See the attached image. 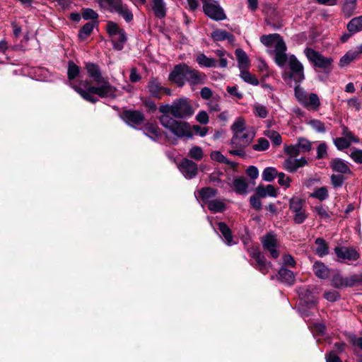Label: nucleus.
Returning a JSON list of instances; mask_svg holds the SVG:
<instances>
[{
    "mask_svg": "<svg viewBox=\"0 0 362 362\" xmlns=\"http://www.w3.org/2000/svg\"><path fill=\"white\" fill-rule=\"evenodd\" d=\"M306 124L317 133L323 134L327 132V127L325 123L320 119H310L306 120Z\"/></svg>",
    "mask_w": 362,
    "mask_h": 362,
    "instance_id": "obj_37",
    "label": "nucleus"
},
{
    "mask_svg": "<svg viewBox=\"0 0 362 362\" xmlns=\"http://www.w3.org/2000/svg\"><path fill=\"white\" fill-rule=\"evenodd\" d=\"M211 37L215 41H223L226 40L230 42H233L235 39L231 33L220 29L214 30L211 33Z\"/></svg>",
    "mask_w": 362,
    "mask_h": 362,
    "instance_id": "obj_32",
    "label": "nucleus"
},
{
    "mask_svg": "<svg viewBox=\"0 0 362 362\" xmlns=\"http://www.w3.org/2000/svg\"><path fill=\"white\" fill-rule=\"evenodd\" d=\"M297 146L303 151H310L312 147V143L305 138L300 137L298 139Z\"/></svg>",
    "mask_w": 362,
    "mask_h": 362,
    "instance_id": "obj_53",
    "label": "nucleus"
},
{
    "mask_svg": "<svg viewBox=\"0 0 362 362\" xmlns=\"http://www.w3.org/2000/svg\"><path fill=\"white\" fill-rule=\"evenodd\" d=\"M356 7V0H345L343 6V11L347 16H350L354 13Z\"/></svg>",
    "mask_w": 362,
    "mask_h": 362,
    "instance_id": "obj_45",
    "label": "nucleus"
},
{
    "mask_svg": "<svg viewBox=\"0 0 362 362\" xmlns=\"http://www.w3.org/2000/svg\"><path fill=\"white\" fill-rule=\"evenodd\" d=\"M342 137L348 139L352 143H358L359 139L344 125L341 126Z\"/></svg>",
    "mask_w": 362,
    "mask_h": 362,
    "instance_id": "obj_54",
    "label": "nucleus"
},
{
    "mask_svg": "<svg viewBox=\"0 0 362 362\" xmlns=\"http://www.w3.org/2000/svg\"><path fill=\"white\" fill-rule=\"evenodd\" d=\"M357 52L354 51H349L346 52L341 59L339 61V65L340 66H345L348 65L349 63L353 62L354 59H356L358 57Z\"/></svg>",
    "mask_w": 362,
    "mask_h": 362,
    "instance_id": "obj_42",
    "label": "nucleus"
},
{
    "mask_svg": "<svg viewBox=\"0 0 362 362\" xmlns=\"http://www.w3.org/2000/svg\"><path fill=\"white\" fill-rule=\"evenodd\" d=\"M127 40V35L124 30H122L117 35L111 39L113 47L117 50H122Z\"/></svg>",
    "mask_w": 362,
    "mask_h": 362,
    "instance_id": "obj_30",
    "label": "nucleus"
},
{
    "mask_svg": "<svg viewBox=\"0 0 362 362\" xmlns=\"http://www.w3.org/2000/svg\"><path fill=\"white\" fill-rule=\"evenodd\" d=\"M101 8H108L111 12L117 13L127 22L133 20V13L122 0H97Z\"/></svg>",
    "mask_w": 362,
    "mask_h": 362,
    "instance_id": "obj_6",
    "label": "nucleus"
},
{
    "mask_svg": "<svg viewBox=\"0 0 362 362\" xmlns=\"http://www.w3.org/2000/svg\"><path fill=\"white\" fill-rule=\"evenodd\" d=\"M188 66L182 63L175 66L173 71L169 75V80L177 86L182 87L187 82Z\"/></svg>",
    "mask_w": 362,
    "mask_h": 362,
    "instance_id": "obj_12",
    "label": "nucleus"
},
{
    "mask_svg": "<svg viewBox=\"0 0 362 362\" xmlns=\"http://www.w3.org/2000/svg\"><path fill=\"white\" fill-rule=\"evenodd\" d=\"M86 69L90 78L96 86H93L88 81H81L78 85H73L74 89L84 100L95 103L100 98H114L117 96V88L112 86L107 78L103 76L99 66L93 63H87Z\"/></svg>",
    "mask_w": 362,
    "mask_h": 362,
    "instance_id": "obj_1",
    "label": "nucleus"
},
{
    "mask_svg": "<svg viewBox=\"0 0 362 362\" xmlns=\"http://www.w3.org/2000/svg\"><path fill=\"white\" fill-rule=\"evenodd\" d=\"M313 272L320 279H327L329 275V269L322 262H317L313 264Z\"/></svg>",
    "mask_w": 362,
    "mask_h": 362,
    "instance_id": "obj_33",
    "label": "nucleus"
},
{
    "mask_svg": "<svg viewBox=\"0 0 362 362\" xmlns=\"http://www.w3.org/2000/svg\"><path fill=\"white\" fill-rule=\"evenodd\" d=\"M255 191L257 195L260 197H276L277 196L276 189L272 185L267 186L259 185Z\"/></svg>",
    "mask_w": 362,
    "mask_h": 362,
    "instance_id": "obj_27",
    "label": "nucleus"
},
{
    "mask_svg": "<svg viewBox=\"0 0 362 362\" xmlns=\"http://www.w3.org/2000/svg\"><path fill=\"white\" fill-rule=\"evenodd\" d=\"M315 244L317 245L315 252L319 257H322L329 253V247L324 239L320 238H317L315 240Z\"/></svg>",
    "mask_w": 362,
    "mask_h": 362,
    "instance_id": "obj_38",
    "label": "nucleus"
},
{
    "mask_svg": "<svg viewBox=\"0 0 362 362\" xmlns=\"http://www.w3.org/2000/svg\"><path fill=\"white\" fill-rule=\"evenodd\" d=\"M313 211L319 216L321 218L328 219L329 218V215L327 211V209L322 205H318L314 207Z\"/></svg>",
    "mask_w": 362,
    "mask_h": 362,
    "instance_id": "obj_56",
    "label": "nucleus"
},
{
    "mask_svg": "<svg viewBox=\"0 0 362 362\" xmlns=\"http://www.w3.org/2000/svg\"><path fill=\"white\" fill-rule=\"evenodd\" d=\"M269 146V141L266 139L259 138L257 143L252 146V149L257 151H262L267 150Z\"/></svg>",
    "mask_w": 362,
    "mask_h": 362,
    "instance_id": "obj_52",
    "label": "nucleus"
},
{
    "mask_svg": "<svg viewBox=\"0 0 362 362\" xmlns=\"http://www.w3.org/2000/svg\"><path fill=\"white\" fill-rule=\"evenodd\" d=\"M301 303L311 308L314 307L317 300L315 296V288L310 286L299 287L297 290Z\"/></svg>",
    "mask_w": 362,
    "mask_h": 362,
    "instance_id": "obj_13",
    "label": "nucleus"
},
{
    "mask_svg": "<svg viewBox=\"0 0 362 362\" xmlns=\"http://www.w3.org/2000/svg\"><path fill=\"white\" fill-rule=\"evenodd\" d=\"M305 54L309 62L313 64L315 66L324 70L330 69L333 62L332 57H324L322 54L311 48L305 49Z\"/></svg>",
    "mask_w": 362,
    "mask_h": 362,
    "instance_id": "obj_9",
    "label": "nucleus"
},
{
    "mask_svg": "<svg viewBox=\"0 0 362 362\" xmlns=\"http://www.w3.org/2000/svg\"><path fill=\"white\" fill-rule=\"evenodd\" d=\"M147 88L151 96L156 98H161L164 87L161 86L158 78H151L148 81Z\"/></svg>",
    "mask_w": 362,
    "mask_h": 362,
    "instance_id": "obj_20",
    "label": "nucleus"
},
{
    "mask_svg": "<svg viewBox=\"0 0 362 362\" xmlns=\"http://www.w3.org/2000/svg\"><path fill=\"white\" fill-rule=\"evenodd\" d=\"M80 73V68L76 64H75L74 62H69L68 65V78H69V85L72 88V86L71 85V83H72L73 85H78V83H76L74 81V79H75Z\"/></svg>",
    "mask_w": 362,
    "mask_h": 362,
    "instance_id": "obj_34",
    "label": "nucleus"
},
{
    "mask_svg": "<svg viewBox=\"0 0 362 362\" xmlns=\"http://www.w3.org/2000/svg\"><path fill=\"white\" fill-rule=\"evenodd\" d=\"M206 75L188 66L187 82L190 85L202 84L204 83Z\"/></svg>",
    "mask_w": 362,
    "mask_h": 362,
    "instance_id": "obj_19",
    "label": "nucleus"
},
{
    "mask_svg": "<svg viewBox=\"0 0 362 362\" xmlns=\"http://www.w3.org/2000/svg\"><path fill=\"white\" fill-rule=\"evenodd\" d=\"M161 125L165 129L166 139L173 144H177L180 139H192L193 134L190 125L182 121L176 120L175 118L165 114L160 115L159 118Z\"/></svg>",
    "mask_w": 362,
    "mask_h": 362,
    "instance_id": "obj_4",
    "label": "nucleus"
},
{
    "mask_svg": "<svg viewBox=\"0 0 362 362\" xmlns=\"http://www.w3.org/2000/svg\"><path fill=\"white\" fill-rule=\"evenodd\" d=\"M196 120L202 124H208L209 122V119L207 112L204 110L199 112L198 114L196 115Z\"/></svg>",
    "mask_w": 362,
    "mask_h": 362,
    "instance_id": "obj_62",
    "label": "nucleus"
},
{
    "mask_svg": "<svg viewBox=\"0 0 362 362\" xmlns=\"http://www.w3.org/2000/svg\"><path fill=\"white\" fill-rule=\"evenodd\" d=\"M264 134L269 138L275 146H279L282 142L281 135L276 131L267 129L264 132Z\"/></svg>",
    "mask_w": 362,
    "mask_h": 362,
    "instance_id": "obj_44",
    "label": "nucleus"
},
{
    "mask_svg": "<svg viewBox=\"0 0 362 362\" xmlns=\"http://www.w3.org/2000/svg\"><path fill=\"white\" fill-rule=\"evenodd\" d=\"M332 169L341 174H351V171L347 163L341 158H334L330 162Z\"/></svg>",
    "mask_w": 362,
    "mask_h": 362,
    "instance_id": "obj_22",
    "label": "nucleus"
},
{
    "mask_svg": "<svg viewBox=\"0 0 362 362\" xmlns=\"http://www.w3.org/2000/svg\"><path fill=\"white\" fill-rule=\"evenodd\" d=\"M159 111L163 115H172L175 118L187 119L194 113V109L188 98H180L174 100L171 105H162Z\"/></svg>",
    "mask_w": 362,
    "mask_h": 362,
    "instance_id": "obj_5",
    "label": "nucleus"
},
{
    "mask_svg": "<svg viewBox=\"0 0 362 362\" xmlns=\"http://www.w3.org/2000/svg\"><path fill=\"white\" fill-rule=\"evenodd\" d=\"M122 119L129 126L136 128L144 122V116L138 110H125L122 113Z\"/></svg>",
    "mask_w": 362,
    "mask_h": 362,
    "instance_id": "obj_16",
    "label": "nucleus"
},
{
    "mask_svg": "<svg viewBox=\"0 0 362 362\" xmlns=\"http://www.w3.org/2000/svg\"><path fill=\"white\" fill-rule=\"evenodd\" d=\"M261 243L264 250L269 252L271 257L274 259L279 257L278 241L275 235L273 233L267 234L262 238Z\"/></svg>",
    "mask_w": 362,
    "mask_h": 362,
    "instance_id": "obj_15",
    "label": "nucleus"
},
{
    "mask_svg": "<svg viewBox=\"0 0 362 362\" xmlns=\"http://www.w3.org/2000/svg\"><path fill=\"white\" fill-rule=\"evenodd\" d=\"M209 209L213 213H221L226 209L225 203L219 199H212L209 201Z\"/></svg>",
    "mask_w": 362,
    "mask_h": 362,
    "instance_id": "obj_36",
    "label": "nucleus"
},
{
    "mask_svg": "<svg viewBox=\"0 0 362 362\" xmlns=\"http://www.w3.org/2000/svg\"><path fill=\"white\" fill-rule=\"evenodd\" d=\"M334 253L340 262L356 261L360 257L359 252L353 247L337 246Z\"/></svg>",
    "mask_w": 362,
    "mask_h": 362,
    "instance_id": "obj_14",
    "label": "nucleus"
},
{
    "mask_svg": "<svg viewBox=\"0 0 362 362\" xmlns=\"http://www.w3.org/2000/svg\"><path fill=\"white\" fill-rule=\"evenodd\" d=\"M310 197L317 199L320 201H324L328 198L329 193L325 187H322L320 188L316 189L313 193L310 194Z\"/></svg>",
    "mask_w": 362,
    "mask_h": 362,
    "instance_id": "obj_43",
    "label": "nucleus"
},
{
    "mask_svg": "<svg viewBox=\"0 0 362 362\" xmlns=\"http://www.w3.org/2000/svg\"><path fill=\"white\" fill-rule=\"evenodd\" d=\"M295 96L297 100L309 110L317 111L320 106L318 95L314 93H308L299 86L295 87Z\"/></svg>",
    "mask_w": 362,
    "mask_h": 362,
    "instance_id": "obj_7",
    "label": "nucleus"
},
{
    "mask_svg": "<svg viewBox=\"0 0 362 362\" xmlns=\"http://www.w3.org/2000/svg\"><path fill=\"white\" fill-rule=\"evenodd\" d=\"M95 26V23L93 22H88L86 23L79 30L78 37L81 40L86 39L91 34Z\"/></svg>",
    "mask_w": 362,
    "mask_h": 362,
    "instance_id": "obj_40",
    "label": "nucleus"
},
{
    "mask_svg": "<svg viewBox=\"0 0 362 362\" xmlns=\"http://www.w3.org/2000/svg\"><path fill=\"white\" fill-rule=\"evenodd\" d=\"M233 187L239 194H246L248 192V185L243 177H237L233 180Z\"/></svg>",
    "mask_w": 362,
    "mask_h": 362,
    "instance_id": "obj_29",
    "label": "nucleus"
},
{
    "mask_svg": "<svg viewBox=\"0 0 362 362\" xmlns=\"http://www.w3.org/2000/svg\"><path fill=\"white\" fill-rule=\"evenodd\" d=\"M324 298L328 301L334 302L339 298V294L334 290H330L325 292Z\"/></svg>",
    "mask_w": 362,
    "mask_h": 362,
    "instance_id": "obj_63",
    "label": "nucleus"
},
{
    "mask_svg": "<svg viewBox=\"0 0 362 362\" xmlns=\"http://www.w3.org/2000/svg\"><path fill=\"white\" fill-rule=\"evenodd\" d=\"M278 173L276 168L272 167H268L266 168L262 174V180L267 182H272L273 181L275 177H278Z\"/></svg>",
    "mask_w": 362,
    "mask_h": 362,
    "instance_id": "obj_41",
    "label": "nucleus"
},
{
    "mask_svg": "<svg viewBox=\"0 0 362 362\" xmlns=\"http://www.w3.org/2000/svg\"><path fill=\"white\" fill-rule=\"evenodd\" d=\"M347 30L351 34L362 30V16L352 18L347 24Z\"/></svg>",
    "mask_w": 362,
    "mask_h": 362,
    "instance_id": "obj_35",
    "label": "nucleus"
},
{
    "mask_svg": "<svg viewBox=\"0 0 362 362\" xmlns=\"http://www.w3.org/2000/svg\"><path fill=\"white\" fill-rule=\"evenodd\" d=\"M344 181V178L341 175H332L331 176V182L334 187H341Z\"/></svg>",
    "mask_w": 362,
    "mask_h": 362,
    "instance_id": "obj_64",
    "label": "nucleus"
},
{
    "mask_svg": "<svg viewBox=\"0 0 362 362\" xmlns=\"http://www.w3.org/2000/svg\"><path fill=\"white\" fill-rule=\"evenodd\" d=\"M210 157L213 160L217 161L220 163H225L228 165L232 164V163L218 151H212Z\"/></svg>",
    "mask_w": 362,
    "mask_h": 362,
    "instance_id": "obj_49",
    "label": "nucleus"
},
{
    "mask_svg": "<svg viewBox=\"0 0 362 362\" xmlns=\"http://www.w3.org/2000/svg\"><path fill=\"white\" fill-rule=\"evenodd\" d=\"M285 153L288 154L290 157L295 158L300 153V149L297 144L286 146L284 148Z\"/></svg>",
    "mask_w": 362,
    "mask_h": 362,
    "instance_id": "obj_57",
    "label": "nucleus"
},
{
    "mask_svg": "<svg viewBox=\"0 0 362 362\" xmlns=\"http://www.w3.org/2000/svg\"><path fill=\"white\" fill-rule=\"evenodd\" d=\"M182 174L187 179L194 178L197 173V165L191 160L184 158L178 165Z\"/></svg>",
    "mask_w": 362,
    "mask_h": 362,
    "instance_id": "obj_17",
    "label": "nucleus"
},
{
    "mask_svg": "<svg viewBox=\"0 0 362 362\" xmlns=\"http://www.w3.org/2000/svg\"><path fill=\"white\" fill-rule=\"evenodd\" d=\"M189 156L196 160H200L204 156V152L202 148L194 146L189 151Z\"/></svg>",
    "mask_w": 362,
    "mask_h": 362,
    "instance_id": "obj_50",
    "label": "nucleus"
},
{
    "mask_svg": "<svg viewBox=\"0 0 362 362\" xmlns=\"http://www.w3.org/2000/svg\"><path fill=\"white\" fill-rule=\"evenodd\" d=\"M235 54L238 60V66L240 70L247 69L250 66V60L246 52L240 48L236 49Z\"/></svg>",
    "mask_w": 362,
    "mask_h": 362,
    "instance_id": "obj_25",
    "label": "nucleus"
},
{
    "mask_svg": "<svg viewBox=\"0 0 362 362\" xmlns=\"http://www.w3.org/2000/svg\"><path fill=\"white\" fill-rule=\"evenodd\" d=\"M261 42L267 47H274V62L281 68L286 64L289 68V73H285L284 78L285 81L293 80L296 83H300L304 80L303 66L291 54L288 55L286 46L283 38L277 33L262 35L260 37Z\"/></svg>",
    "mask_w": 362,
    "mask_h": 362,
    "instance_id": "obj_2",
    "label": "nucleus"
},
{
    "mask_svg": "<svg viewBox=\"0 0 362 362\" xmlns=\"http://www.w3.org/2000/svg\"><path fill=\"white\" fill-rule=\"evenodd\" d=\"M327 146L325 142L320 143L317 148V158L318 159L323 158L327 156Z\"/></svg>",
    "mask_w": 362,
    "mask_h": 362,
    "instance_id": "obj_61",
    "label": "nucleus"
},
{
    "mask_svg": "<svg viewBox=\"0 0 362 362\" xmlns=\"http://www.w3.org/2000/svg\"><path fill=\"white\" fill-rule=\"evenodd\" d=\"M218 229L221 235L223 237L224 242L227 245L231 246L235 244V243L233 241L232 232L225 223H218Z\"/></svg>",
    "mask_w": 362,
    "mask_h": 362,
    "instance_id": "obj_23",
    "label": "nucleus"
},
{
    "mask_svg": "<svg viewBox=\"0 0 362 362\" xmlns=\"http://www.w3.org/2000/svg\"><path fill=\"white\" fill-rule=\"evenodd\" d=\"M278 182L281 186L288 188L290 187L291 179L286 176L284 173H279L278 174Z\"/></svg>",
    "mask_w": 362,
    "mask_h": 362,
    "instance_id": "obj_58",
    "label": "nucleus"
},
{
    "mask_svg": "<svg viewBox=\"0 0 362 362\" xmlns=\"http://www.w3.org/2000/svg\"><path fill=\"white\" fill-rule=\"evenodd\" d=\"M82 17L85 20H95L98 17V14L91 8H86L82 12Z\"/></svg>",
    "mask_w": 362,
    "mask_h": 362,
    "instance_id": "obj_60",
    "label": "nucleus"
},
{
    "mask_svg": "<svg viewBox=\"0 0 362 362\" xmlns=\"http://www.w3.org/2000/svg\"><path fill=\"white\" fill-rule=\"evenodd\" d=\"M248 252L255 263H252L254 267L263 274H267L271 267V264L266 262L264 256L259 252L257 247H251L248 249Z\"/></svg>",
    "mask_w": 362,
    "mask_h": 362,
    "instance_id": "obj_11",
    "label": "nucleus"
},
{
    "mask_svg": "<svg viewBox=\"0 0 362 362\" xmlns=\"http://www.w3.org/2000/svg\"><path fill=\"white\" fill-rule=\"evenodd\" d=\"M230 129L233 133L230 145L233 148L229 151V153L244 157L245 148L253 141L256 132L254 127L246 124L245 119L242 117L235 119Z\"/></svg>",
    "mask_w": 362,
    "mask_h": 362,
    "instance_id": "obj_3",
    "label": "nucleus"
},
{
    "mask_svg": "<svg viewBox=\"0 0 362 362\" xmlns=\"http://www.w3.org/2000/svg\"><path fill=\"white\" fill-rule=\"evenodd\" d=\"M344 277L339 274H337L332 276V285L335 288L344 287Z\"/></svg>",
    "mask_w": 362,
    "mask_h": 362,
    "instance_id": "obj_59",
    "label": "nucleus"
},
{
    "mask_svg": "<svg viewBox=\"0 0 362 362\" xmlns=\"http://www.w3.org/2000/svg\"><path fill=\"white\" fill-rule=\"evenodd\" d=\"M214 53L217 57H219V66L221 68H226L228 66V60L226 57L227 53L223 49H216Z\"/></svg>",
    "mask_w": 362,
    "mask_h": 362,
    "instance_id": "obj_55",
    "label": "nucleus"
},
{
    "mask_svg": "<svg viewBox=\"0 0 362 362\" xmlns=\"http://www.w3.org/2000/svg\"><path fill=\"white\" fill-rule=\"evenodd\" d=\"M203 9L205 14L213 20L223 21L226 18L223 9L216 1L203 0Z\"/></svg>",
    "mask_w": 362,
    "mask_h": 362,
    "instance_id": "obj_10",
    "label": "nucleus"
},
{
    "mask_svg": "<svg viewBox=\"0 0 362 362\" xmlns=\"http://www.w3.org/2000/svg\"><path fill=\"white\" fill-rule=\"evenodd\" d=\"M308 163L304 157L296 158L289 157L284 160L282 163L283 168L288 173H295L300 168L304 167Z\"/></svg>",
    "mask_w": 362,
    "mask_h": 362,
    "instance_id": "obj_18",
    "label": "nucleus"
},
{
    "mask_svg": "<svg viewBox=\"0 0 362 362\" xmlns=\"http://www.w3.org/2000/svg\"><path fill=\"white\" fill-rule=\"evenodd\" d=\"M359 274H354L344 277V287H351L356 284H362Z\"/></svg>",
    "mask_w": 362,
    "mask_h": 362,
    "instance_id": "obj_47",
    "label": "nucleus"
},
{
    "mask_svg": "<svg viewBox=\"0 0 362 362\" xmlns=\"http://www.w3.org/2000/svg\"><path fill=\"white\" fill-rule=\"evenodd\" d=\"M304 204L305 201L298 197H293L289 200V209L293 214V221L297 224L303 223L308 218Z\"/></svg>",
    "mask_w": 362,
    "mask_h": 362,
    "instance_id": "obj_8",
    "label": "nucleus"
},
{
    "mask_svg": "<svg viewBox=\"0 0 362 362\" xmlns=\"http://www.w3.org/2000/svg\"><path fill=\"white\" fill-rule=\"evenodd\" d=\"M151 8L158 18H163L167 13V6L164 0H152Z\"/></svg>",
    "mask_w": 362,
    "mask_h": 362,
    "instance_id": "obj_21",
    "label": "nucleus"
},
{
    "mask_svg": "<svg viewBox=\"0 0 362 362\" xmlns=\"http://www.w3.org/2000/svg\"><path fill=\"white\" fill-rule=\"evenodd\" d=\"M144 132L153 141H156L161 136L160 129L156 123H146L144 127Z\"/></svg>",
    "mask_w": 362,
    "mask_h": 362,
    "instance_id": "obj_24",
    "label": "nucleus"
},
{
    "mask_svg": "<svg viewBox=\"0 0 362 362\" xmlns=\"http://www.w3.org/2000/svg\"><path fill=\"white\" fill-rule=\"evenodd\" d=\"M279 280L288 285H293L295 282V276L293 272L288 270L285 267H281L278 272Z\"/></svg>",
    "mask_w": 362,
    "mask_h": 362,
    "instance_id": "obj_26",
    "label": "nucleus"
},
{
    "mask_svg": "<svg viewBox=\"0 0 362 362\" xmlns=\"http://www.w3.org/2000/svg\"><path fill=\"white\" fill-rule=\"evenodd\" d=\"M106 30L110 38L112 39L115 35H117L118 33H119L122 29L120 28L119 26L116 23L109 21L107 23Z\"/></svg>",
    "mask_w": 362,
    "mask_h": 362,
    "instance_id": "obj_48",
    "label": "nucleus"
},
{
    "mask_svg": "<svg viewBox=\"0 0 362 362\" xmlns=\"http://www.w3.org/2000/svg\"><path fill=\"white\" fill-rule=\"evenodd\" d=\"M240 77L247 83L252 86H257L259 84V80L252 74L248 71L247 69H243L240 71Z\"/></svg>",
    "mask_w": 362,
    "mask_h": 362,
    "instance_id": "obj_39",
    "label": "nucleus"
},
{
    "mask_svg": "<svg viewBox=\"0 0 362 362\" xmlns=\"http://www.w3.org/2000/svg\"><path fill=\"white\" fill-rule=\"evenodd\" d=\"M196 61L202 67L214 68L217 66V62L214 59L208 57L203 53L197 56Z\"/></svg>",
    "mask_w": 362,
    "mask_h": 362,
    "instance_id": "obj_31",
    "label": "nucleus"
},
{
    "mask_svg": "<svg viewBox=\"0 0 362 362\" xmlns=\"http://www.w3.org/2000/svg\"><path fill=\"white\" fill-rule=\"evenodd\" d=\"M253 110L255 116L262 119L267 117L268 110L265 106L260 104H255L253 106Z\"/></svg>",
    "mask_w": 362,
    "mask_h": 362,
    "instance_id": "obj_51",
    "label": "nucleus"
},
{
    "mask_svg": "<svg viewBox=\"0 0 362 362\" xmlns=\"http://www.w3.org/2000/svg\"><path fill=\"white\" fill-rule=\"evenodd\" d=\"M217 194V190L211 187H204L195 192V197L199 198L204 203H209V199L214 197Z\"/></svg>",
    "mask_w": 362,
    "mask_h": 362,
    "instance_id": "obj_28",
    "label": "nucleus"
},
{
    "mask_svg": "<svg viewBox=\"0 0 362 362\" xmlns=\"http://www.w3.org/2000/svg\"><path fill=\"white\" fill-rule=\"evenodd\" d=\"M333 142L339 150H344L349 148L352 143L348 139L342 136L333 139Z\"/></svg>",
    "mask_w": 362,
    "mask_h": 362,
    "instance_id": "obj_46",
    "label": "nucleus"
}]
</instances>
